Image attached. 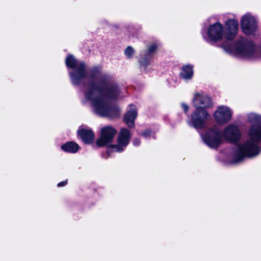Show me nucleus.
I'll use <instances>...</instances> for the list:
<instances>
[{
	"label": "nucleus",
	"mask_w": 261,
	"mask_h": 261,
	"mask_svg": "<svg viewBox=\"0 0 261 261\" xmlns=\"http://www.w3.org/2000/svg\"><path fill=\"white\" fill-rule=\"evenodd\" d=\"M195 111L191 114L190 122L192 126L196 129L203 128L205 121L210 116L207 110H204L200 108H195Z\"/></svg>",
	"instance_id": "7"
},
{
	"label": "nucleus",
	"mask_w": 261,
	"mask_h": 261,
	"mask_svg": "<svg viewBox=\"0 0 261 261\" xmlns=\"http://www.w3.org/2000/svg\"><path fill=\"white\" fill-rule=\"evenodd\" d=\"M232 114L230 109L224 106H219L214 113L216 123L223 125L228 123L232 118Z\"/></svg>",
	"instance_id": "11"
},
{
	"label": "nucleus",
	"mask_w": 261,
	"mask_h": 261,
	"mask_svg": "<svg viewBox=\"0 0 261 261\" xmlns=\"http://www.w3.org/2000/svg\"><path fill=\"white\" fill-rule=\"evenodd\" d=\"M65 65L72 70L69 72V76L72 85L79 86L87 77L86 65L84 62H79L71 54H68L65 59Z\"/></svg>",
	"instance_id": "2"
},
{
	"label": "nucleus",
	"mask_w": 261,
	"mask_h": 261,
	"mask_svg": "<svg viewBox=\"0 0 261 261\" xmlns=\"http://www.w3.org/2000/svg\"><path fill=\"white\" fill-rule=\"evenodd\" d=\"M260 144L259 143L249 139L239 145L234 152L233 158L230 162L231 163L237 164L246 158H252L256 156L261 151Z\"/></svg>",
	"instance_id": "3"
},
{
	"label": "nucleus",
	"mask_w": 261,
	"mask_h": 261,
	"mask_svg": "<svg viewBox=\"0 0 261 261\" xmlns=\"http://www.w3.org/2000/svg\"><path fill=\"white\" fill-rule=\"evenodd\" d=\"M158 48L156 43H153L148 46L144 54V57L139 60L140 66L146 69L147 66L150 64L153 56Z\"/></svg>",
	"instance_id": "16"
},
{
	"label": "nucleus",
	"mask_w": 261,
	"mask_h": 261,
	"mask_svg": "<svg viewBox=\"0 0 261 261\" xmlns=\"http://www.w3.org/2000/svg\"><path fill=\"white\" fill-rule=\"evenodd\" d=\"M255 52V45L249 40H238L236 42V53L244 57H250Z\"/></svg>",
	"instance_id": "8"
},
{
	"label": "nucleus",
	"mask_w": 261,
	"mask_h": 261,
	"mask_svg": "<svg viewBox=\"0 0 261 261\" xmlns=\"http://www.w3.org/2000/svg\"><path fill=\"white\" fill-rule=\"evenodd\" d=\"M133 144L135 146H139L141 144V140L138 138H135L133 140Z\"/></svg>",
	"instance_id": "26"
},
{
	"label": "nucleus",
	"mask_w": 261,
	"mask_h": 261,
	"mask_svg": "<svg viewBox=\"0 0 261 261\" xmlns=\"http://www.w3.org/2000/svg\"><path fill=\"white\" fill-rule=\"evenodd\" d=\"M221 47L227 53L231 54L236 53V42L234 45L230 43H225L221 45Z\"/></svg>",
	"instance_id": "22"
},
{
	"label": "nucleus",
	"mask_w": 261,
	"mask_h": 261,
	"mask_svg": "<svg viewBox=\"0 0 261 261\" xmlns=\"http://www.w3.org/2000/svg\"><path fill=\"white\" fill-rule=\"evenodd\" d=\"M67 181H68V180L66 179L65 180L59 182L57 186L59 187H64V186H66L67 184Z\"/></svg>",
	"instance_id": "27"
},
{
	"label": "nucleus",
	"mask_w": 261,
	"mask_h": 261,
	"mask_svg": "<svg viewBox=\"0 0 261 261\" xmlns=\"http://www.w3.org/2000/svg\"><path fill=\"white\" fill-rule=\"evenodd\" d=\"M194 66L191 64L184 65L180 70L179 75L185 80H191L194 75Z\"/></svg>",
	"instance_id": "19"
},
{
	"label": "nucleus",
	"mask_w": 261,
	"mask_h": 261,
	"mask_svg": "<svg viewBox=\"0 0 261 261\" xmlns=\"http://www.w3.org/2000/svg\"><path fill=\"white\" fill-rule=\"evenodd\" d=\"M129 110L124 114L123 121L129 128L135 127V120L137 117V111L136 106L134 105H129Z\"/></svg>",
	"instance_id": "18"
},
{
	"label": "nucleus",
	"mask_w": 261,
	"mask_h": 261,
	"mask_svg": "<svg viewBox=\"0 0 261 261\" xmlns=\"http://www.w3.org/2000/svg\"><path fill=\"white\" fill-rule=\"evenodd\" d=\"M117 133V130L111 125H107L101 128L100 136L96 141L97 147H107L108 148L107 153L108 158L111 156V153L114 151L110 145Z\"/></svg>",
	"instance_id": "4"
},
{
	"label": "nucleus",
	"mask_w": 261,
	"mask_h": 261,
	"mask_svg": "<svg viewBox=\"0 0 261 261\" xmlns=\"http://www.w3.org/2000/svg\"><path fill=\"white\" fill-rule=\"evenodd\" d=\"M134 53H135V50H134V48L130 46H127L124 51L125 55L128 59H130L133 57V56L134 54Z\"/></svg>",
	"instance_id": "24"
},
{
	"label": "nucleus",
	"mask_w": 261,
	"mask_h": 261,
	"mask_svg": "<svg viewBox=\"0 0 261 261\" xmlns=\"http://www.w3.org/2000/svg\"><path fill=\"white\" fill-rule=\"evenodd\" d=\"M131 138L130 132L125 127L120 129L118 138L117 144L111 145L110 146L118 152H121L123 151V147H126L129 143Z\"/></svg>",
	"instance_id": "9"
},
{
	"label": "nucleus",
	"mask_w": 261,
	"mask_h": 261,
	"mask_svg": "<svg viewBox=\"0 0 261 261\" xmlns=\"http://www.w3.org/2000/svg\"><path fill=\"white\" fill-rule=\"evenodd\" d=\"M224 37L227 41L234 39L239 29V22L235 19H228L225 23Z\"/></svg>",
	"instance_id": "15"
},
{
	"label": "nucleus",
	"mask_w": 261,
	"mask_h": 261,
	"mask_svg": "<svg viewBox=\"0 0 261 261\" xmlns=\"http://www.w3.org/2000/svg\"><path fill=\"white\" fill-rule=\"evenodd\" d=\"M181 107L182 108V109H183V111L184 112V113L187 115L188 114V112L189 110V106L186 104V103H181Z\"/></svg>",
	"instance_id": "25"
},
{
	"label": "nucleus",
	"mask_w": 261,
	"mask_h": 261,
	"mask_svg": "<svg viewBox=\"0 0 261 261\" xmlns=\"http://www.w3.org/2000/svg\"><path fill=\"white\" fill-rule=\"evenodd\" d=\"M61 149L65 152L69 153H75L80 149L79 145L73 141L66 142L61 146Z\"/></svg>",
	"instance_id": "20"
},
{
	"label": "nucleus",
	"mask_w": 261,
	"mask_h": 261,
	"mask_svg": "<svg viewBox=\"0 0 261 261\" xmlns=\"http://www.w3.org/2000/svg\"><path fill=\"white\" fill-rule=\"evenodd\" d=\"M140 135L144 138H149L150 137H152V138L154 139H155L154 133L150 128H146L144 130L142 131L140 133Z\"/></svg>",
	"instance_id": "23"
},
{
	"label": "nucleus",
	"mask_w": 261,
	"mask_h": 261,
	"mask_svg": "<svg viewBox=\"0 0 261 261\" xmlns=\"http://www.w3.org/2000/svg\"><path fill=\"white\" fill-rule=\"evenodd\" d=\"M193 106L195 108H200L204 110H207L213 106V100L211 97L206 94L198 92L195 93L192 100Z\"/></svg>",
	"instance_id": "12"
},
{
	"label": "nucleus",
	"mask_w": 261,
	"mask_h": 261,
	"mask_svg": "<svg viewBox=\"0 0 261 261\" xmlns=\"http://www.w3.org/2000/svg\"><path fill=\"white\" fill-rule=\"evenodd\" d=\"M77 137H80L85 145L92 144L95 140V134L91 129L80 128L77 131Z\"/></svg>",
	"instance_id": "17"
},
{
	"label": "nucleus",
	"mask_w": 261,
	"mask_h": 261,
	"mask_svg": "<svg viewBox=\"0 0 261 261\" xmlns=\"http://www.w3.org/2000/svg\"><path fill=\"white\" fill-rule=\"evenodd\" d=\"M223 136L228 142L236 144L241 139V133L238 126L231 124L224 129Z\"/></svg>",
	"instance_id": "13"
},
{
	"label": "nucleus",
	"mask_w": 261,
	"mask_h": 261,
	"mask_svg": "<svg viewBox=\"0 0 261 261\" xmlns=\"http://www.w3.org/2000/svg\"><path fill=\"white\" fill-rule=\"evenodd\" d=\"M89 88L86 91L85 95L88 100L93 102L94 92H97L103 99L106 100H116L120 94V88L118 84L112 82L111 77L108 74H104L100 76L97 84L94 81H89Z\"/></svg>",
	"instance_id": "1"
},
{
	"label": "nucleus",
	"mask_w": 261,
	"mask_h": 261,
	"mask_svg": "<svg viewBox=\"0 0 261 261\" xmlns=\"http://www.w3.org/2000/svg\"><path fill=\"white\" fill-rule=\"evenodd\" d=\"M102 73L101 68L99 66H94L90 68L88 74L87 73V77H89L91 81L93 80L96 79L99 76L101 75Z\"/></svg>",
	"instance_id": "21"
},
{
	"label": "nucleus",
	"mask_w": 261,
	"mask_h": 261,
	"mask_svg": "<svg viewBox=\"0 0 261 261\" xmlns=\"http://www.w3.org/2000/svg\"><path fill=\"white\" fill-rule=\"evenodd\" d=\"M224 28L219 22H216L209 25L207 35L211 41L216 42L222 39L224 35Z\"/></svg>",
	"instance_id": "14"
},
{
	"label": "nucleus",
	"mask_w": 261,
	"mask_h": 261,
	"mask_svg": "<svg viewBox=\"0 0 261 261\" xmlns=\"http://www.w3.org/2000/svg\"><path fill=\"white\" fill-rule=\"evenodd\" d=\"M257 22L251 15H244L241 20V29L247 36L253 35L257 29Z\"/></svg>",
	"instance_id": "10"
},
{
	"label": "nucleus",
	"mask_w": 261,
	"mask_h": 261,
	"mask_svg": "<svg viewBox=\"0 0 261 261\" xmlns=\"http://www.w3.org/2000/svg\"><path fill=\"white\" fill-rule=\"evenodd\" d=\"M92 104L96 113L101 116L114 118L119 115L118 108L116 106L109 105L102 97H95Z\"/></svg>",
	"instance_id": "5"
},
{
	"label": "nucleus",
	"mask_w": 261,
	"mask_h": 261,
	"mask_svg": "<svg viewBox=\"0 0 261 261\" xmlns=\"http://www.w3.org/2000/svg\"><path fill=\"white\" fill-rule=\"evenodd\" d=\"M222 134L217 128L211 127L203 136L204 142L210 148L217 149L222 143Z\"/></svg>",
	"instance_id": "6"
}]
</instances>
